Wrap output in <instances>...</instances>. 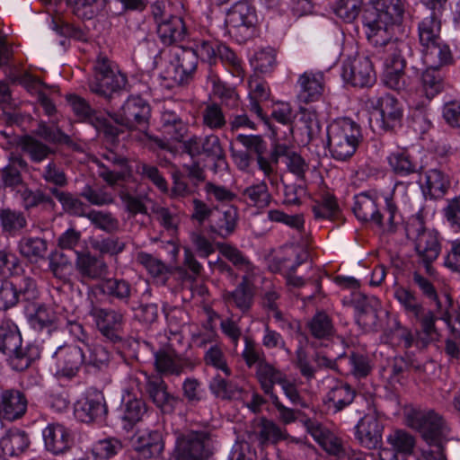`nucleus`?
I'll use <instances>...</instances> for the list:
<instances>
[{
	"mask_svg": "<svg viewBox=\"0 0 460 460\" xmlns=\"http://www.w3.org/2000/svg\"><path fill=\"white\" fill-rule=\"evenodd\" d=\"M373 13H364L362 22L365 34L368 42L375 49L374 54L380 59L383 58H394L395 55H410L411 44L409 41L393 39V26L377 20Z\"/></svg>",
	"mask_w": 460,
	"mask_h": 460,
	"instance_id": "nucleus-1",
	"label": "nucleus"
},
{
	"mask_svg": "<svg viewBox=\"0 0 460 460\" xmlns=\"http://www.w3.org/2000/svg\"><path fill=\"white\" fill-rule=\"evenodd\" d=\"M0 352L8 357L9 366L15 371L26 370L40 358L36 346H22L20 331L11 320L0 323Z\"/></svg>",
	"mask_w": 460,
	"mask_h": 460,
	"instance_id": "nucleus-2",
	"label": "nucleus"
},
{
	"mask_svg": "<svg viewBox=\"0 0 460 460\" xmlns=\"http://www.w3.org/2000/svg\"><path fill=\"white\" fill-rule=\"evenodd\" d=\"M328 147L338 161H346L356 153L363 140L361 127L350 118H339L327 127Z\"/></svg>",
	"mask_w": 460,
	"mask_h": 460,
	"instance_id": "nucleus-3",
	"label": "nucleus"
},
{
	"mask_svg": "<svg viewBox=\"0 0 460 460\" xmlns=\"http://www.w3.org/2000/svg\"><path fill=\"white\" fill-rule=\"evenodd\" d=\"M441 13L429 12L419 23V40L424 62L430 66L446 65L451 58V52L440 38Z\"/></svg>",
	"mask_w": 460,
	"mask_h": 460,
	"instance_id": "nucleus-4",
	"label": "nucleus"
},
{
	"mask_svg": "<svg viewBox=\"0 0 460 460\" xmlns=\"http://www.w3.org/2000/svg\"><path fill=\"white\" fill-rule=\"evenodd\" d=\"M214 449L209 432L191 430L178 434L172 457L174 460H208Z\"/></svg>",
	"mask_w": 460,
	"mask_h": 460,
	"instance_id": "nucleus-5",
	"label": "nucleus"
},
{
	"mask_svg": "<svg viewBox=\"0 0 460 460\" xmlns=\"http://www.w3.org/2000/svg\"><path fill=\"white\" fill-rule=\"evenodd\" d=\"M198 54L191 48L176 49L160 76L167 81V86L188 84L198 67Z\"/></svg>",
	"mask_w": 460,
	"mask_h": 460,
	"instance_id": "nucleus-6",
	"label": "nucleus"
},
{
	"mask_svg": "<svg viewBox=\"0 0 460 460\" xmlns=\"http://www.w3.org/2000/svg\"><path fill=\"white\" fill-rule=\"evenodd\" d=\"M107 114L115 123L129 131L146 133L149 128L151 107L142 97L131 96L118 111H107Z\"/></svg>",
	"mask_w": 460,
	"mask_h": 460,
	"instance_id": "nucleus-7",
	"label": "nucleus"
},
{
	"mask_svg": "<svg viewBox=\"0 0 460 460\" xmlns=\"http://www.w3.org/2000/svg\"><path fill=\"white\" fill-rule=\"evenodd\" d=\"M411 426L420 432L427 447H439L449 440L450 429L447 421L433 410L414 412Z\"/></svg>",
	"mask_w": 460,
	"mask_h": 460,
	"instance_id": "nucleus-8",
	"label": "nucleus"
},
{
	"mask_svg": "<svg viewBox=\"0 0 460 460\" xmlns=\"http://www.w3.org/2000/svg\"><path fill=\"white\" fill-rule=\"evenodd\" d=\"M256 23V12L247 2L235 3L227 11L225 20L227 33L239 43L253 36Z\"/></svg>",
	"mask_w": 460,
	"mask_h": 460,
	"instance_id": "nucleus-9",
	"label": "nucleus"
},
{
	"mask_svg": "<svg viewBox=\"0 0 460 460\" xmlns=\"http://www.w3.org/2000/svg\"><path fill=\"white\" fill-rule=\"evenodd\" d=\"M407 234L414 238L417 255L429 271L431 263L440 253L438 233L436 230L426 228L423 221L416 218L407 228Z\"/></svg>",
	"mask_w": 460,
	"mask_h": 460,
	"instance_id": "nucleus-10",
	"label": "nucleus"
},
{
	"mask_svg": "<svg viewBox=\"0 0 460 460\" xmlns=\"http://www.w3.org/2000/svg\"><path fill=\"white\" fill-rule=\"evenodd\" d=\"M88 314L98 331L108 341L117 343L121 341L119 330L124 323V314L121 310L101 307L92 302Z\"/></svg>",
	"mask_w": 460,
	"mask_h": 460,
	"instance_id": "nucleus-11",
	"label": "nucleus"
},
{
	"mask_svg": "<svg viewBox=\"0 0 460 460\" xmlns=\"http://www.w3.org/2000/svg\"><path fill=\"white\" fill-rule=\"evenodd\" d=\"M343 80L354 87H369L376 82L372 62L367 57L347 59L342 66Z\"/></svg>",
	"mask_w": 460,
	"mask_h": 460,
	"instance_id": "nucleus-12",
	"label": "nucleus"
},
{
	"mask_svg": "<svg viewBox=\"0 0 460 460\" xmlns=\"http://www.w3.org/2000/svg\"><path fill=\"white\" fill-rule=\"evenodd\" d=\"M75 418L84 423H102L106 420L108 408L101 392H89L75 404Z\"/></svg>",
	"mask_w": 460,
	"mask_h": 460,
	"instance_id": "nucleus-13",
	"label": "nucleus"
},
{
	"mask_svg": "<svg viewBox=\"0 0 460 460\" xmlns=\"http://www.w3.org/2000/svg\"><path fill=\"white\" fill-rule=\"evenodd\" d=\"M57 363V374L72 378L75 377L85 363L84 348L76 345L58 346L52 355Z\"/></svg>",
	"mask_w": 460,
	"mask_h": 460,
	"instance_id": "nucleus-14",
	"label": "nucleus"
},
{
	"mask_svg": "<svg viewBox=\"0 0 460 460\" xmlns=\"http://www.w3.org/2000/svg\"><path fill=\"white\" fill-rule=\"evenodd\" d=\"M75 269L82 283L102 282L109 274V266L104 259L88 251L76 252Z\"/></svg>",
	"mask_w": 460,
	"mask_h": 460,
	"instance_id": "nucleus-15",
	"label": "nucleus"
},
{
	"mask_svg": "<svg viewBox=\"0 0 460 460\" xmlns=\"http://www.w3.org/2000/svg\"><path fill=\"white\" fill-rule=\"evenodd\" d=\"M102 157L108 164L98 162L99 176L111 187L120 186L130 176L124 171L128 167V159L112 150H106Z\"/></svg>",
	"mask_w": 460,
	"mask_h": 460,
	"instance_id": "nucleus-16",
	"label": "nucleus"
},
{
	"mask_svg": "<svg viewBox=\"0 0 460 460\" xmlns=\"http://www.w3.org/2000/svg\"><path fill=\"white\" fill-rule=\"evenodd\" d=\"M355 429V438L362 447L370 450L381 447L384 424L376 413L365 414Z\"/></svg>",
	"mask_w": 460,
	"mask_h": 460,
	"instance_id": "nucleus-17",
	"label": "nucleus"
},
{
	"mask_svg": "<svg viewBox=\"0 0 460 460\" xmlns=\"http://www.w3.org/2000/svg\"><path fill=\"white\" fill-rule=\"evenodd\" d=\"M28 400L20 390L4 389L0 392V419L15 421L27 411Z\"/></svg>",
	"mask_w": 460,
	"mask_h": 460,
	"instance_id": "nucleus-18",
	"label": "nucleus"
},
{
	"mask_svg": "<svg viewBox=\"0 0 460 460\" xmlns=\"http://www.w3.org/2000/svg\"><path fill=\"white\" fill-rule=\"evenodd\" d=\"M96 288L111 300H117L125 305H131L137 289L128 280L122 278H105Z\"/></svg>",
	"mask_w": 460,
	"mask_h": 460,
	"instance_id": "nucleus-19",
	"label": "nucleus"
},
{
	"mask_svg": "<svg viewBox=\"0 0 460 460\" xmlns=\"http://www.w3.org/2000/svg\"><path fill=\"white\" fill-rule=\"evenodd\" d=\"M374 107L379 115V118L376 119V123L384 131H392L400 124L402 110L394 96L385 94L379 97Z\"/></svg>",
	"mask_w": 460,
	"mask_h": 460,
	"instance_id": "nucleus-20",
	"label": "nucleus"
},
{
	"mask_svg": "<svg viewBox=\"0 0 460 460\" xmlns=\"http://www.w3.org/2000/svg\"><path fill=\"white\" fill-rule=\"evenodd\" d=\"M352 210L359 221L384 226V215L378 208L377 197L372 191H363L355 195Z\"/></svg>",
	"mask_w": 460,
	"mask_h": 460,
	"instance_id": "nucleus-21",
	"label": "nucleus"
},
{
	"mask_svg": "<svg viewBox=\"0 0 460 460\" xmlns=\"http://www.w3.org/2000/svg\"><path fill=\"white\" fill-rule=\"evenodd\" d=\"M307 432L329 455L341 457L345 455L342 441L320 422L308 419L305 422Z\"/></svg>",
	"mask_w": 460,
	"mask_h": 460,
	"instance_id": "nucleus-22",
	"label": "nucleus"
},
{
	"mask_svg": "<svg viewBox=\"0 0 460 460\" xmlns=\"http://www.w3.org/2000/svg\"><path fill=\"white\" fill-rule=\"evenodd\" d=\"M451 187L450 175L442 168H431L424 172L421 190L425 199H442Z\"/></svg>",
	"mask_w": 460,
	"mask_h": 460,
	"instance_id": "nucleus-23",
	"label": "nucleus"
},
{
	"mask_svg": "<svg viewBox=\"0 0 460 460\" xmlns=\"http://www.w3.org/2000/svg\"><path fill=\"white\" fill-rule=\"evenodd\" d=\"M146 392L152 402L164 413H172L180 399L167 391V385L161 376H148L146 383Z\"/></svg>",
	"mask_w": 460,
	"mask_h": 460,
	"instance_id": "nucleus-24",
	"label": "nucleus"
},
{
	"mask_svg": "<svg viewBox=\"0 0 460 460\" xmlns=\"http://www.w3.org/2000/svg\"><path fill=\"white\" fill-rule=\"evenodd\" d=\"M357 392L349 384L337 381L325 394L323 402L333 413L341 412L357 401Z\"/></svg>",
	"mask_w": 460,
	"mask_h": 460,
	"instance_id": "nucleus-25",
	"label": "nucleus"
},
{
	"mask_svg": "<svg viewBox=\"0 0 460 460\" xmlns=\"http://www.w3.org/2000/svg\"><path fill=\"white\" fill-rule=\"evenodd\" d=\"M237 221L238 210L235 207L216 208L210 220L209 230L217 236L226 239L234 233Z\"/></svg>",
	"mask_w": 460,
	"mask_h": 460,
	"instance_id": "nucleus-26",
	"label": "nucleus"
},
{
	"mask_svg": "<svg viewBox=\"0 0 460 460\" xmlns=\"http://www.w3.org/2000/svg\"><path fill=\"white\" fill-rule=\"evenodd\" d=\"M157 35L163 44L170 46L185 40L188 28L182 17L169 15L166 20L159 21Z\"/></svg>",
	"mask_w": 460,
	"mask_h": 460,
	"instance_id": "nucleus-27",
	"label": "nucleus"
},
{
	"mask_svg": "<svg viewBox=\"0 0 460 460\" xmlns=\"http://www.w3.org/2000/svg\"><path fill=\"white\" fill-rule=\"evenodd\" d=\"M46 449L54 455L64 454L73 445L70 431L60 424H49L43 430Z\"/></svg>",
	"mask_w": 460,
	"mask_h": 460,
	"instance_id": "nucleus-28",
	"label": "nucleus"
},
{
	"mask_svg": "<svg viewBox=\"0 0 460 460\" xmlns=\"http://www.w3.org/2000/svg\"><path fill=\"white\" fill-rule=\"evenodd\" d=\"M412 318L420 323V330L416 332V347L426 348L438 339L439 333L436 327L438 317L434 312L424 306Z\"/></svg>",
	"mask_w": 460,
	"mask_h": 460,
	"instance_id": "nucleus-29",
	"label": "nucleus"
},
{
	"mask_svg": "<svg viewBox=\"0 0 460 460\" xmlns=\"http://www.w3.org/2000/svg\"><path fill=\"white\" fill-rule=\"evenodd\" d=\"M407 56L395 55L394 58H383L385 70L383 74V82L390 89L401 92L405 89V58Z\"/></svg>",
	"mask_w": 460,
	"mask_h": 460,
	"instance_id": "nucleus-30",
	"label": "nucleus"
},
{
	"mask_svg": "<svg viewBox=\"0 0 460 460\" xmlns=\"http://www.w3.org/2000/svg\"><path fill=\"white\" fill-rule=\"evenodd\" d=\"M127 78L124 75L114 72L108 75L101 77L99 80H93L90 83V91L110 102L115 98V95L125 87Z\"/></svg>",
	"mask_w": 460,
	"mask_h": 460,
	"instance_id": "nucleus-31",
	"label": "nucleus"
},
{
	"mask_svg": "<svg viewBox=\"0 0 460 460\" xmlns=\"http://www.w3.org/2000/svg\"><path fill=\"white\" fill-rule=\"evenodd\" d=\"M404 8L402 0H383L380 4L366 5L364 13H373L377 20L394 27L402 20Z\"/></svg>",
	"mask_w": 460,
	"mask_h": 460,
	"instance_id": "nucleus-32",
	"label": "nucleus"
},
{
	"mask_svg": "<svg viewBox=\"0 0 460 460\" xmlns=\"http://www.w3.org/2000/svg\"><path fill=\"white\" fill-rule=\"evenodd\" d=\"M309 259V252L306 250L294 248L288 251L284 255H277L272 258L269 268L273 272H279L284 275L290 271H296V268Z\"/></svg>",
	"mask_w": 460,
	"mask_h": 460,
	"instance_id": "nucleus-33",
	"label": "nucleus"
},
{
	"mask_svg": "<svg viewBox=\"0 0 460 460\" xmlns=\"http://www.w3.org/2000/svg\"><path fill=\"white\" fill-rule=\"evenodd\" d=\"M146 412L145 402L130 394L123 397L119 409V416L123 423V428L127 430L133 429L142 420Z\"/></svg>",
	"mask_w": 460,
	"mask_h": 460,
	"instance_id": "nucleus-34",
	"label": "nucleus"
},
{
	"mask_svg": "<svg viewBox=\"0 0 460 460\" xmlns=\"http://www.w3.org/2000/svg\"><path fill=\"white\" fill-rule=\"evenodd\" d=\"M255 376L260 384L263 393L273 398L278 396L274 392L275 385H279L283 381L287 375L280 369L275 367L268 361H260V365L256 367Z\"/></svg>",
	"mask_w": 460,
	"mask_h": 460,
	"instance_id": "nucleus-35",
	"label": "nucleus"
},
{
	"mask_svg": "<svg viewBox=\"0 0 460 460\" xmlns=\"http://www.w3.org/2000/svg\"><path fill=\"white\" fill-rule=\"evenodd\" d=\"M27 162L21 156H13L11 163L0 169V183L4 189L15 190L26 185L20 169H27Z\"/></svg>",
	"mask_w": 460,
	"mask_h": 460,
	"instance_id": "nucleus-36",
	"label": "nucleus"
},
{
	"mask_svg": "<svg viewBox=\"0 0 460 460\" xmlns=\"http://www.w3.org/2000/svg\"><path fill=\"white\" fill-rule=\"evenodd\" d=\"M161 128L166 137L175 142H181L188 133V124L174 111L164 108L161 113Z\"/></svg>",
	"mask_w": 460,
	"mask_h": 460,
	"instance_id": "nucleus-37",
	"label": "nucleus"
},
{
	"mask_svg": "<svg viewBox=\"0 0 460 460\" xmlns=\"http://www.w3.org/2000/svg\"><path fill=\"white\" fill-rule=\"evenodd\" d=\"M323 75L321 73L305 72L301 75L297 81L300 88L298 95L300 101L310 102L319 100L323 91Z\"/></svg>",
	"mask_w": 460,
	"mask_h": 460,
	"instance_id": "nucleus-38",
	"label": "nucleus"
},
{
	"mask_svg": "<svg viewBox=\"0 0 460 460\" xmlns=\"http://www.w3.org/2000/svg\"><path fill=\"white\" fill-rule=\"evenodd\" d=\"M27 225V217L22 211L10 208H0V227L3 234L16 236Z\"/></svg>",
	"mask_w": 460,
	"mask_h": 460,
	"instance_id": "nucleus-39",
	"label": "nucleus"
},
{
	"mask_svg": "<svg viewBox=\"0 0 460 460\" xmlns=\"http://www.w3.org/2000/svg\"><path fill=\"white\" fill-rule=\"evenodd\" d=\"M20 146L22 150L29 156L32 163H41L55 155L57 151L47 143L36 138L35 137L26 135L21 138Z\"/></svg>",
	"mask_w": 460,
	"mask_h": 460,
	"instance_id": "nucleus-40",
	"label": "nucleus"
},
{
	"mask_svg": "<svg viewBox=\"0 0 460 460\" xmlns=\"http://www.w3.org/2000/svg\"><path fill=\"white\" fill-rule=\"evenodd\" d=\"M18 251L30 262L37 263L45 258L48 243L40 237L23 236L18 243Z\"/></svg>",
	"mask_w": 460,
	"mask_h": 460,
	"instance_id": "nucleus-41",
	"label": "nucleus"
},
{
	"mask_svg": "<svg viewBox=\"0 0 460 460\" xmlns=\"http://www.w3.org/2000/svg\"><path fill=\"white\" fill-rule=\"evenodd\" d=\"M30 440L27 433L19 429H9L0 439L3 452L8 456H18L29 447Z\"/></svg>",
	"mask_w": 460,
	"mask_h": 460,
	"instance_id": "nucleus-42",
	"label": "nucleus"
},
{
	"mask_svg": "<svg viewBox=\"0 0 460 460\" xmlns=\"http://www.w3.org/2000/svg\"><path fill=\"white\" fill-rule=\"evenodd\" d=\"M443 65L430 66L426 64L425 70L421 73V86L426 97L430 100L444 89V75L439 68Z\"/></svg>",
	"mask_w": 460,
	"mask_h": 460,
	"instance_id": "nucleus-43",
	"label": "nucleus"
},
{
	"mask_svg": "<svg viewBox=\"0 0 460 460\" xmlns=\"http://www.w3.org/2000/svg\"><path fill=\"white\" fill-rule=\"evenodd\" d=\"M155 366L159 373L179 376L183 370V363L174 351L159 349L155 352Z\"/></svg>",
	"mask_w": 460,
	"mask_h": 460,
	"instance_id": "nucleus-44",
	"label": "nucleus"
},
{
	"mask_svg": "<svg viewBox=\"0 0 460 460\" xmlns=\"http://www.w3.org/2000/svg\"><path fill=\"white\" fill-rule=\"evenodd\" d=\"M226 300L242 312H246L251 308L253 300V291L247 276L243 277L242 282L233 292L226 295Z\"/></svg>",
	"mask_w": 460,
	"mask_h": 460,
	"instance_id": "nucleus-45",
	"label": "nucleus"
},
{
	"mask_svg": "<svg viewBox=\"0 0 460 460\" xmlns=\"http://www.w3.org/2000/svg\"><path fill=\"white\" fill-rule=\"evenodd\" d=\"M40 178L49 185L48 190L57 188L62 190L68 185V177L61 166L55 160H50L40 171Z\"/></svg>",
	"mask_w": 460,
	"mask_h": 460,
	"instance_id": "nucleus-46",
	"label": "nucleus"
},
{
	"mask_svg": "<svg viewBox=\"0 0 460 460\" xmlns=\"http://www.w3.org/2000/svg\"><path fill=\"white\" fill-rule=\"evenodd\" d=\"M18 193L25 211H29L40 205H46L51 208H55L56 207V202L51 195L45 193L40 189L33 190L26 184L22 189L18 190Z\"/></svg>",
	"mask_w": 460,
	"mask_h": 460,
	"instance_id": "nucleus-47",
	"label": "nucleus"
},
{
	"mask_svg": "<svg viewBox=\"0 0 460 460\" xmlns=\"http://www.w3.org/2000/svg\"><path fill=\"white\" fill-rule=\"evenodd\" d=\"M164 449L162 435L159 431H151L140 436L136 445V450L145 458L160 456Z\"/></svg>",
	"mask_w": 460,
	"mask_h": 460,
	"instance_id": "nucleus-48",
	"label": "nucleus"
},
{
	"mask_svg": "<svg viewBox=\"0 0 460 460\" xmlns=\"http://www.w3.org/2000/svg\"><path fill=\"white\" fill-rule=\"evenodd\" d=\"M49 269L54 278L68 282L74 270V264L64 252H55L49 256Z\"/></svg>",
	"mask_w": 460,
	"mask_h": 460,
	"instance_id": "nucleus-49",
	"label": "nucleus"
},
{
	"mask_svg": "<svg viewBox=\"0 0 460 460\" xmlns=\"http://www.w3.org/2000/svg\"><path fill=\"white\" fill-rule=\"evenodd\" d=\"M387 159L393 172L399 176H407L418 172L419 169L421 168L405 150L395 151Z\"/></svg>",
	"mask_w": 460,
	"mask_h": 460,
	"instance_id": "nucleus-50",
	"label": "nucleus"
},
{
	"mask_svg": "<svg viewBox=\"0 0 460 460\" xmlns=\"http://www.w3.org/2000/svg\"><path fill=\"white\" fill-rule=\"evenodd\" d=\"M33 133L36 137L51 144L66 145L67 146L74 145L70 136L63 132L57 125H48L46 122L40 121Z\"/></svg>",
	"mask_w": 460,
	"mask_h": 460,
	"instance_id": "nucleus-51",
	"label": "nucleus"
},
{
	"mask_svg": "<svg viewBox=\"0 0 460 460\" xmlns=\"http://www.w3.org/2000/svg\"><path fill=\"white\" fill-rule=\"evenodd\" d=\"M119 197L121 199L125 210L132 217L137 214L148 215V208L145 203L150 200L147 195H134L128 188L120 186Z\"/></svg>",
	"mask_w": 460,
	"mask_h": 460,
	"instance_id": "nucleus-52",
	"label": "nucleus"
},
{
	"mask_svg": "<svg viewBox=\"0 0 460 460\" xmlns=\"http://www.w3.org/2000/svg\"><path fill=\"white\" fill-rule=\"evenodd\" d=\"M29 323L37 332L50 333L57 329L54 313L43 305H38L34 313L30 314Z\"/></svg>",
	"mask_w": 460,
	"mask_h": 460,
	"instance_id": "nucleus-53",
	"label": "nucleus"
},
{
	"mask_svg": "<svg viewBox=\"0 0 460 460\" xmlns=\"http://www.w3.org/2000/svg\"><path fill=\"white\" fill-rule=\"evenodd\" d=\"M388 445L391 446V450L396 454L405 456L411 455L415 447L414 437L403 429L393 430L386 438Z\"/></svg>",
	"mask_w": 460,
	"mask_h": 460,
	"instance_id": "nucleus-54",
	"label": "nucleus"
},
{
	"mask_svg": "<svg viewBox=\"0 0 460 460\" xmlns=\"http://www.w3.org/2000/svg\"><path fill=\"white\" fill-rule=\"evenodd\" d=\"M201 155H204L207 157L215 160V172L217 168H221L226 165V155L224 149L221 146L219 137L214 134L201 137Z\"/></svg>",
	"mask_w": 460,
	"mask_h": 460,
	"instance_id": "nucleus-55",
	"label": "nucleus"
},
{
	"mask_svg": "<svg viewBox=\"0 0 460 460\" xmlns=\"http://www.w3.org/2000/svg\"><path fill=\"white\" fill-rule=\"evenodd\" d=\"M13 277L14 280L13 281V285H14L20 300L31 303L35 302L40 296L36 279L26 274H18Z\"/></svg>",
	"mask_w": 460,
	"mask_h": 460,
	"instance_id": "nucleus-56",
	"label": "nucleus"
},
{
	"mask_svg": "<svg viewBox=\"0 0 460 460\" xmlns=\"http://www.w3.org/2000/svg\"><path fill=\"white\" fill-rule=\"evenodd\" d=\"M367 2L364 0H336L332 6L334 13L346 22H353L364 10Z\"/></svg>",
	"mask_w": 460,
	"mask_h": 460,
	"instance_id": "nucleus-57",
	"label": "nucleus"
},
{
	"mask_svg": "<svg viewBox=\"0 0 460 460\" xmlns=\"http://www.w3.org/2000/svg\"><path fill=\"white\" fill-rule=\"evenodd\" d=\"M67 102L74 113L80 120L87 122L90 125L93 123H97L98 125L100 123V120H98V117L100 116L99 112L93 109L85 99L75 94H71L67 97Z\"/></svg>",
	"mask_w": 460,
	"mask_h": 460,
	"instance_id": "nucleus-58",
	"label": "nucleus"
},
{
	"mask_svg": "<svg viewBox=\"0 0 460 460\" xmlns=\"http://www.w3.org/2000/svg\"><path fill=\"white\" fill-rule=\"evenodd\" d=\"M49 194L60 202L66 213L78 217L85 216L84 204L72 193L54 188L49 190Z\"/></svg>",
	"mask_w": 460,
	"mask_h": 460,
	"instance_id": "nucleus-59",
	"label": "nucleus"
},
{
	"mask_svg": "<svg viewBox=\"0 0 460 460\" xmlns=\"http://www.w3.org/2000/svg\"><path fill=\"white\" fill-rule=\"evenodd\" d=\"M74 14L82 19L90 20L104 7V0H66Z\"/></svg>",
	"mask_w": 460,
	"mask_h": 460,
	"instance_id": "nucleus-60",
	"label": "nucleus"
},
{
	"mask_svg": "<svg viewBox=\"0 0 460 460\" xmlns=\"http://www.w3.org/2000/svg\"><path fill=\"white\" fill-rule=\"evenodd\" d=\"M96 228L113 234L119 228V220L108 211L91 210L84 216Z\"/></svg>",
	"mask_w": 460,
	"mask_h": 460,
	"instance_id": "nucleus-61",
	"label": "nucleus"
},
{
	"mask_svg": "<svg viewBox=\"0 0 460 460\" xmlns=\"http://www.w3.org/2000/svg\"><path fill=\"white\" fill-rule=\"evenodd\" d=\"M307 326L311 334L316 339H328L334 332L331 318L323 312L315 314Z\"/></svg>",
	"mask_w": 460,
	"mask_h": 460,
	"instance_id": "nucleus-62",
	"label": "nucleus"
},
{
	"mask_svg": "<svg viewBox=\"0 0 460 460\" xmlns=\"http://www.w3.org/2000/svg\"><path fill=\"white\" fill-rule=\"evenodd\" d=\"M219 252L239 270L249 273L252 271L253 266L249 259L236 247L228 243H217Z\"/></svg>",
	"mask_w": 460,
	"mask_h": 460,
	"instance_id": "nucleus-63",
	"label": "nucleus"
},
{
	"mask_svg": "<svg viewBox=\"0 0 460 460\" xmlns=\"http://www.w3.org/2000/svg\"><path fill=\"white\" fill-rule=\"evenodd\" d=\"M208 79L211 82L213 86V93L218 96L222 102L229 108H234L238 104V95L234 89L226 86L222 83L212 70L209 71Z\"/></svg>",
	"mask_w": 460,
	"mask_h": 460,
	"instance_id": "nucleus-64",
	"label": "nucleus"
}]
</instances>
